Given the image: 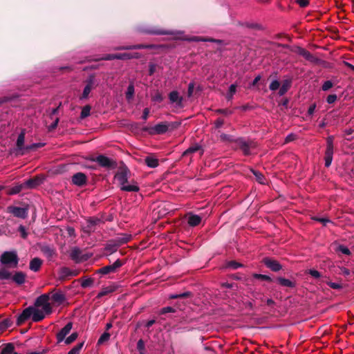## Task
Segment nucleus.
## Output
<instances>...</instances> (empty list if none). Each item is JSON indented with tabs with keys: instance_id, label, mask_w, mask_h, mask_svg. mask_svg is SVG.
Returning a JSON list of instances; mask_svg holds the SVG:
<instances>
[{
	"instance_id": "1",
	"label": "nucleus",
	"mask_w": 354,
	"mask_h": 354,
	"mask_svg": "<svg viewBox=\"0 0 354 354\" xmlns=\"http://www.w3.org/2000/svg\"><path fill=\"white\" fill-rule=\"evenodd\" d=\"M49 297L47 295L39 296L36 301L35 307L26 308L18 317V323H22L30 317L33 322H39L45 316L51 313V306L48 302Z\"/></svg>"
},
{
	"instance_id": "2",
	"label": "nucleus",
	"mask_w": 354,
	"mask_h": 354,
	"mask_svg": "<svg viewBox=\"0 0 354 354\" xmlns=\"http://www.w3.org/2000/svg\"><path fill=\"white\" fill-rule=\"evenodd\" d=\"M115 180L118 183L120 189L125 192H138L139 187L136 183H129L128 182V171L121 169L115 175Z\"/></svg>"
},
{
	"instance_id": "3",
	"label": "nucleus",
	"mask_w": 354,
	"mask_h": 354,
	"mask_svg": "<svg viewBox=\"0 0 354 354\" xmlns=\"http://www.w3.org/2000/svg\"><path fill=\"white\" fill-rule=\"evenodd\" d=\"M18 257L16 252H5L1 256L2 264L7 265L10 268H17L18 264Z\"/></svg>"
},
{
	"instance_id": "4",
	"label": "nucleus",
	"mask_w": 354,
	"mask_h": 354,
	"mask_svg": "<svg viewBox=\"0 0 354 354\" xmlns=\"http://www.w3.org/2000/svg\"><path fill=\"white\" fill-rule=\"evenodd\" d=\"M90 160L93 162H97L101 167H111L113 165V161L108 157L100 155L96 158H91Z\"/></svg>"
},
{
	"instance_id": "5",
	"label": "nucleus",
	"mask_w": 354,
	"mask_h": 354,
	"mask_svg": "<svg viewBox=\"0 0 354 354\" xmlns=\"http://www.w3.org/2000/svg\"><path fill=\"white\" fill-rule=\"evenodd\" d=\"M122 265V263L118 259L113 264L100 268V270H97V272L102 274H106L110 272H114L118 268L121 267Z\"/></svg>"
},
{
	"instance_id": "6",
	"label": "nucleus",
	"mask_w": 354,
	"mask_h": 354,
	"mask_svg": "<svg viewBox=\"0 0 354 354\" xmlns=\"http://www.w3.org/2000/svg\"><path fill=\"white\" fill-rule=\"evenodd\" d=\"M138 57L137 53H117L113 55H109L104 59H129L131 58Z\"/></svg>"
},
{
	"instance_id": "7",
	"label": "nucleus",
	"mask_w": 354,
	"mask_h": 354,
	"mask_svg": "<svg viewBox=\"0 0 354 354\" xmlns=\"http://www.w3.org/2000/svg\"><path fill=\"white\" fill-rule=\"evenodd\" d=\"M72 329V323H68L57 334V342L60 343L65 339L66 336L70 333Z\"/></svg>"
},
{
	"instance_id": "8",
	"label": "nucleus",
	"mask_w": 354,
	"mask_h": 354,
	"mask_svg": "<svg viewBox=\"0 0 354 354\" xmlns=\"http://www.w3.org/2000/svg\"><path fill=\"white\" fill-rule=\"evenodd\" d=\"M8 211L9 212L12 213L17 217L24 218L27 216V209L26 208L18 207H9Z\"/></svg>"
},
{
	"instance_id": "9",
	"label": "nucleus",
	"mask_w": 354,
	"mask_h": 354,
	"mask_svg": "<svg viewBox=\"0 0 354 354\" xmlns=\"http://www.w3.org/2000/svg\"><path fill=\"white\" fill-rule=\"evenodd\" d=\"M95 87V82L93 77H90L89 80L87 81V84L85 86L83 93L82 96L80 97V99H86L88 97L89 93H91V90L94 88Z\"/></svg>"
},
{
	"instance_id": "10",
	"label": "nucleus",
	"mask_w": 354,
	"mask_h": 354,
	"mask_svg": "<svg viewBox=\"0 0 354 354\" xmlns=\"http://www.w3.org/2000/svg\"><path fill=\"white\" fill-rule=\"evenodd\" d=\"M186 217L188 224L192 227L199 225L202 220L200 216L192 213L187 214Z\"/></svg>"
},
{
	"instance_id": "11",
	"label": "nucleus",
	"mask_w": 354,
	"mask_h": 354,
	"mask_svg": "<svg viewBox=\"0 0 354 354\" xmlns=\"http://www.w3.org/2000/svg\"><path fill=\"white\" fill-rule=\"evenodd\" d=\"M86 180V177L83 173H77L75 174L72 178V181L73 184L81 186L85 184Z\"/></svg>"
},
{
	"instance_id": "12",
	"label": "nucleus",
	"mask_w": 354,
	"mask_h": 354,
	"mask_svg": "<svg viewBox=\"0 0 354 354\" xmlns=\"http://www.w3.org/2000/svg\"><path fill=\"white\" fill-rule=\"evenodd\" d=\"M168 130V125L166 123H160L155 125L151 129V133L162 134Z\"/></svg>"
},
{
	"instance_id": "13",
	"label": "nucleus",
	"mask_w": 354,
	"mask_h": 354,
	"mask_svg": "<svg viewBox=\"0 0 354 354\" xmlns=\"http://www.w3.org/2000/svg\"><path fill=\"white\" fill-rule=\"evenodd\" d=\"M265 264L267 266L268 268H270L274 272L279 271L281 268V265L277 261L266 259Z\"/></svg>"
},
{
	"instance_id": "14",
	"label": "nucleus",
	"mask_w": 354,
	"mask_h": 354,
	"mask_svg": "<svg viewBox=\"0 0 354 354\" xmlns=\"http://www.w3.org/2000/svg\"><path fill=\"white\" fill-rule=\"evenodd\" d=\"M11 279L18 285H21L25 282L26 274L22 272H17L12 276Z\"/></svg>"
},
{
	"instance_id": "15",
	"label": "nucleus",
	"mask_w": 354,
	"mask_h": 354,
	"mask_svg": "<svg viewBox=\"0 0 354 354\" xmlns=\"http://www.w3.org/2000/svg\"><path fill=\"white\" fill-rule=\"evenodd\" d=\"M41 183V180L39 178L30 179L23 183L24 188H34Z\"/></svg>"
},
{
	"instance_id": "16",
	"label": "nucleus",
	"mask_w": 354,
	"mask_h": 354,
	"mask_svg": "<svg viewBox=\"0 0 354 354\" xmlns=\"http://www.w3.org/2000/svg\"><path fill=\"white\" fill-rule=\"evenodd\" d=\"M41 265V261L39 258H34L30 263V269L34 272L39 270Z\"/></svg>"
},
{
	"instance_id": "17",
	"label": "nucleus",
	"mask_w": 354,
	"mask_h": 354,
	"mask_svg": "<svg viewBox=\"0 0 354 354\" xmlns=\"http://www.w3.org/2000/svg\"><path fill=\"white\" fill-rule=\"evenodd\" d=\"M169 100L172 102V103H177L178 104H181V102H182V97H180L179 96V94L177 91H172L169 94Z\"/></svg>"
},
{
	"instance_id": "18",
	"label": "nucleus",
	"mask_w": 354,
	"mask_h": 354,
	"mask_svg": "<svg viewBox=\"0 0 354 354\" xmlns=\"http://www.w3.org/2000/svg\"><path fill=\"white\" fill-rule=\"evenodd\" d=\"M25 141V132L24 131H22L20 134L18 136L17 140V147L19 150H23L24 148V144Z\"/></svg>"
},
{
	"instance_id": "19",
	"label": "nucleus",
	"mask_w": 354,
	"mask_h": 354,
	"mask_svg": "<svg viewBox=\"0 0 354 354\" xmlns=\"http://www.w3.org/2000/svg\"><path fill=\"white\" fill-rule=\"evenodd\" d=\"M12 278V273L5 268H0V280L10 279Z\"/></svg>"
},
{
	"instance_id": "20",
	"label": "nucleus",
	"mask_w": 354,
	"mask_h": 354,
	"mask_svg": "<svg viewBox=\"0 0 354 354\" xmlns=\"http://www.w3.org/2000/svg\"><path fill=\"white\" fill-rule=\"evenodd\" d=\"M299 53L308 61L314 62L315 60V57L313 56V55L310 52L304 48H299Z\"/></svg>"
},
{
	"instance_id": "21",
	"label": "nucleus",
	"mask_w": 354,
	"mask_h": 354,
	"mask_svg": "<svg viewBox=\"0 0 354 354\" xmlns=\"http://www.w3.org/2000/svg\"><path fill=\"white\" fill-rule=\"evenodd\" d=\"M147 165L151 168H155L158 165V160L153 157L148 156L145 158Z\"/></svg>"
},
{
	"instance_id": "22",
	"label": "nucleus",
	"mask_w": 354,
	"mask_h": 354,
	"mask_svg": "<svg viewBox=\"0 0 354 354\" xmlns=\"http://www.w3.org/2000/svg\"><path fill=\"white\" fill-rule=\"evenodd\" d=\"M115 290V288L113 286H107L103 288L101 291L97 294V297H102L108 294L113 292Z\"/></svg>"
},
{
	"instance_id": "23",
	"label": "nucleus",
	"mask_w": 354,
	"mask_h": 354,
	"mask_svg": "<svg viewBox=\"0 0 354 354\" xmlns=\"http://www.w3.org/2000/svg\"><path fill=\"white\" fill-rule=\"evenodd\" d=\"M278 282L283 286L292 288L295 286V283L289 279L279 277L277 279Z\"/></svg>"
},
{
	"instance_id": "24",
	"label": "nucleus",
	"mask_w": 354,
	"mask_h": 354,
	"mask_svg": "<svg viewBox=\"0 0 354 354\" xmlns=\"http://www.w3.org/2000/svg\"><path fill=\"white\" fill-rule=\"evenodd\" d=\"M15 347L12 344H7L1 351V354H12L15 352L14 351Z\"/></svg>"
},
{
	"instance_id": "25",
	"label": "nucleus",
	"mask_w": 354,
	"mask_h": 354,
	"mask_svg": "<svg viewBox=\"0 0 354 354\" xmlns=\"http://www.w3.org/2000/svg\"><path fill=\"white\" fill-rule=\"evenodd\" d=\"M333 140L330 138H329L327 141V149L326 151V156L333 157Z\"/></svg>"
},
{
	"instance_id": "26",
	"label": "nucleus",
	"mask_w": 354,
	"mask_h": 354,
	"mask_svg": "<svg viewBox=\"0 0 354 354\" xmlns=\"http://www.w3.org/2000/svg\"><path fill=\"white\" fill-rule=\"evenodd\" d=\"M24 188L23 184L17 185L12 187L8 192L9 194H16L20 192Z\"/></svg>"
},
{
	"instance_id": "27",
	"label": "nucleus",
	"mask_w": 354,
	"mask_h": 354,
	"mask_svg": "<svg viewBox=\"0 0 354 354\" xmlns=\"http://www.w3.org/2000/svg\"><path fill=\"white\" fill-rule=\"evenodd\" d=\"M84 346V342L79 343L77 345L74 346L68 354H80L81 349Z\"/></svg>"
},
{
	"instance_id": "28",
	"label": "nucleus",
	"mask_w": 354,
	"mask_h": 354,
	"mask_svg": "<svg viewBox=\"0 0 354 354\" xmlns=\"http://www.w3.org/2000/svg\"><path fill=\"white\" fill-rule=\"evenodd\" d=\"M236 84H231L228 93H227V98L228 100H231L234 95V94L236 93Z\"/></svg>"
},
{
	"instance_id": "29",
	"label": "nucleus",
	"mask_w": 354,
	"mask_h": 354,
	"mask_svg": "<svg viewBox=\"0 0 354 354\" xmlns=\"http://www.w3.org/2000/svg\"><path fill=\"white\" fill-rule=\"evenodd\" d=\"M77 333H73L70 336L65 338L64 342L66 344H70L77 338Z\"/></svg>"
},
{
	"instance_id": "30",
	"label": "nucleus",
	"mask_w": 354,
	"mask_h": 354,
	"mask_svg": "<svg viewBox=\"0 0 354 354\" xmlns=\"http://www.w3.org/2000/svg\"><path fill=\"white\" fill-rule=\"evenodd\" d=\"M91 111V107L90 106H85L83 107L82 111H81V118H84L88 117L90 115Z\"/></svg>"
},
{
	"instance_id": "31",
	"label": "nucleus",
	"mask_w": 354,
	"mask_h": 354,
	"mask_svg": "<svg viewBox=\"0 0 354 354\" xmlns=\"http://www.w3.org/2000/svg\"><path fill=\"white\" fill-rule=\"evenodd\" d=\"M134 93V87L132 84H130L128 88L126 93V97L128 100H130L133 97Z\"/></svg>"
},
{
	"instance_id": "32",
	"label": "nucleus",
	"mask_w": 354,
	"mask_h": 354,
	"mask_svg": "<svg viewBox=\"0 0 354 354\" xmlns=\"http://www.w3.org/2000/svg\"><path fill=\"white\" fill-rule=\"evenodd\" d=\"M252 171L253 174L255 176L257 180L259 183H261V184L265 183L264 177L261 174H260L259 172H257L256 171H254V170H252Z\"/></svg>"
},
{
	"instance_id": "33",
	"label": "nucleus",
	"mask_w": 354,
	"mask_h": 354,
	"mask_svg": "<svg viewBox=\"0 0 354 354\" xmlns=\"http://www.w3.org/2000/svg\"><path fill=\"white\" fill-rule=\"evenodd\" d=\"M11 326V322L8 319H5L0 322V330H4Z\"/></svg>"
},
{
	"instance_id": "34",
	"label": "nucleus",
	"mask_w": 354,
	"mask_h": 354,
	"mask_svg": "<svg viewBox=\"0 0 354 354\" xmlns=\"http://www.w3.org/2000/svg\"><path fill=\"white\" fill-rule=\"evenodd\" d=\"M333 86V83L330 80H328L324 82L322 86V89L324 91H328Z\"/></svg>"
},
{
	"instance_id": "35",
	"label": "nucleus",
	"mask_w": 354,
	"mask_h": 354,
	"mask_svg": "<svg viewBox=\"0 0 354 354\" xmlns=\"http://www.w3.org/2000/svg\"><path fill=\"white\" fill-rule=\"evenodd\" d=\"M110 338V334L109 333H104L98 339V344H102L103 342L109 340Z\"/></svg>"
},
{
	"instance_id": "36",
	"label": "nucleus",
	"mask_w": 354,
	"mask_h": 354,
	"mask_svg": "<svg viewBox=\"0 0 354 354\" xmlns=\"http://www.w3.org/2000/svg\"><path fill=\"white\" fill-rule=\"evenodd\" d=\"M322 281L323 282H326L331 288H333V289H340L342 288L341 284H339L338 283L326 281L324 279H322Z\"/></svg>"
},
{
	"instance_id": "37",
	"label": "nucleus",
	"mask_w": 354,
	"mask_h": 354,
	"mask_svg": "<svg viewBox=\"0 0 354 354\" xmlns=\"http://www.w3.org/2000/svg\"><path fill=\"white\" fill-rule=\"evenodd\" d=\"M250 147L248 143L245 142L241 143V148L245 155H248L250 153Z\"/></svg>"
},
{
	"instance_id": "38",
	"label": "nucleus",
	"mask_w": 354,
	"mask_h": 354,
	"mask_svg": "<svg viewBox=\"0 0 354 354\" xmlns=\"http://www.w3.org/2000/svg\"><path fill=\"white\" fill-rule=\"evenodd\" d=\"M93 283V280L91 278L85 279L82 281L81 286L83 288H86L91 286Z\"/></svg>"
},
{
	"instance_id": "39",
	"label": "nucleus",
	"mask_w": 354,
	"mask_h": 354,
	"mask_svg": "<svg viewBox=\"0 0 354 354\" xmlns=\"http://www.w3.org/2000/svg\"><path fill=\"white\" fill-rule=\"evenodd\" d=\"M62 274L64 276H68V275L76 276L77 274V272L75 271H71L68 268H65L62 269Z\"/></svg>"
},
{
	"instance_id": "40",
	"label": "nucleus",
	"mask_w": 354,
	"mask_h": 354,
	"mask_svg": "<svg viewBox=\"0 0 354 354\" xmlns=\"http://www.w3.org/2000/svg\"><path fill=\"white\" fill-rule=\"evenodd\" d=\"M337 251L341 252L342 253L346 255H349L351 254L349 249L344 245H339L337 248Z\"/></svg>"
},
{
	"instance_id": "41",
	"label": "nucleus",
	"mask_w": 354,
	"mask_h": 354,
	"mask_svg": "<svg viewBox=\"0 0 354 354\" xmlns=\"http://www.w3.org/2000/svg\"><path fill=\"white\" fill-rule=\"evenodd\" d=\"M199 149H200V146H198V145H195V146L191 147L188 148L184 152V155H186V154H188V153H190L196 152V151H198Z\"/></svg>"
},
{
	"instance_id": "42",
	"label": "nucleus",
	"mask_w": 354,
	"mask_h": 354,
	"mask_svg": "<svg viewBox=\"0 0 354 354\" xmlns=\"http://www.w3.org/2000/svg\"><path fill=\"white\" fill-rule=\"evenodd\" d=\"M288 87H289L288 82H286V84H283V86L279 89V95H284L287 92Z\"/></svg>"
},
{
	"instance_id": "43",
	"label": "nucleus",
	"mask_w": 354,
	"mask_h": 354,
	"mask_svg": "<svg viewBox=\"0 0 354 354\" xmlns=\"http://www.w3.org/2000/svg\"><path fill=\"white\" fill-rule=\"evenodd\" d=\"M279 88V82L277 80H273L270 84V89L276 91Z\"/></svg>"
},
{
	"instance_id": "44",
	"label": "nucleus",
	"mask_w": 354,
	"mask_h": 354,
	"mask_svg": "<svg viewBox=\"0 0 354 354\" xmlns=\"http://www.w3.org/2000/svg\"><path fill=\"white\" fill-rule=\"evenodd\" d=\"M337 100V95L335 94L329 95L327 97L326 101L328 104L334 103Z\"/></svg>"
},
{
	"instance_id": "45",
	"label": "nucleus",
	"mask_w": 354,
	"mask_h": 354,
	"mask_svg": "<svg viewBox=\"0 0 354 354\" xmlns=\"http://www.w3.org/2000/svg\"><path fill=\"white\" fill-rule=\"evenodd\" d=\"M254 277L257 278V279H260L262 280H266V281L270 280V277H268L267 275H264V274H254Z\"/></svg>"
},
{
	"instance_id": "46",
	"label": "nucleus",
	"mask_w": 354,
	"mask_h": 354,
	"mask_svg": "<svg viewBox=\"0 0 354 354\" xmlns=\"http://www.w3.org/2000/svg\"><path fill=\"white\" fill-rule=\"evenodd\" d=\"M309 274L314 278H319L321 277L319 272L315 270H310Z\"/></svg>"
},
{
	"instance_id": "47",
	"label": "nucleus",
	"mask_w": 354,
	"mask_h": 354,
	"mask_svg": "<svg viewBox=\"0 0 354 354\" xmlns=\"http://www.w3.org/2000/svg\"><path fill=\"white\" fill-rule=\"evenodd\" d=\"M44 146V144L42 143H35V144H32V145H30L29 146H27L26 147V149H35V148H37V147H41Z\"/></svg>"
},
{
	"instance_id": "48",
	"label": "nucleus",
	"mask_w": 354,
	"mask_h": 354,
	"mask_svg": "<svg viewBox=\"0 0 354 354\" xmlns=\"http://www.w3.org/2000/svg\"><path fill=\"white\" fill-rule=\"evenodd\" d=\"M333 157L331 156H325V165L328 167L332 162Z\"/></svg>"
},
{
	"instance_id": "49",
	"label": "nucleus",
	"mask_w": 354,
	"mask_h": 354,
	"mask_svg": "<svg viewBox=\"0 0 354 354\" xmlns=\"http://www.w3.org/2000/svg\"><path fill=\"white\" fill-rule=\"evenodd\" d=\"M194 88V84L193 82L189 83V86H188V95L189 96H191L192 95Z\"/></svg>"
},
{
	"instance_id": "50",
	"label": "nucleus",
	"mask_w": 354,
	"mask_h": 354,
	"mask_svg": "<svg viewBox=\"0 0 354 354\" xmlns=\"http://www.w3.org/2000/svg\"><path fill=\"white\" fill-rule=\"evenodd\" d=\"M19 232L21 234V236L23 238H26L27 236V233L26 232V229L24 226L21 225L19 228Z\"/></svg>"
},
{
	"instance_id": "51",
	"label": "nucleus",
	"mask_w": 354,
	"mask_h": 354,
	"mask_svg": "<svg viewBox=\"0 0 354 354\" xmlns=\"http://www.w3.org/2000/svg\"><path fill=\"white\" fill-rule=\"evenodd\" d=\"M297 2L301 7H305L308 4V0H297Z\"/></svg>"
},
{
	"instance_id": "52",
	"label": "nucleus",
	"mask_w": 354,
	"mask_h": 354,
	"mask_svg": "<svg viewBox=\"0 0 354 354\" xmlns=\"http://www.w3.org/2000/svg\"><path fill=\"white\" fill-rule=\"evenodd\" d=\"M88 227H89V230H88L87 231L89 232L91 230H93V226H94V225H95V221L93 220V219H89L88 220Z\"/></svg>"
},
{
	"instance_id": "53",
	"label": "nucleus",
	"mask_w": 354,
	"mask_h": 354,
	"mask_svg": "<svg viewBox=\"0 0 354 354\" xmlns=\"http://www.w3.org/2000/svg\"><path fill=\"white\" fill-rule=\"evenodd\" d=\"M229 266L234 268V269H236L238 268H239L241 266V264L236 263V262H234V261H231L230 263H229Z\"/></svg>"
},
{
	"instance_id": "54",
	"label": "nucleus",
	"mask_w": 354,
	"mask_h": 354,
	"mask_svg": "<svg viewBox=\"0 0 354 354\" xmlns=\"http://www.w3.org/2000/svg\"><path fill=\"white\" fill-rule=\"evenodd\" d=\"M149 113V109L148 108L145 109L144 111H143V115H142L143 120L147 119Z\"/></svg>"
},
{
	"instance_id": "55",
	"label": "nucleus",
	"mask_w": 354,
	"mask_h": 354,
	"mask_svg": "<svg viewBox=\"0 0 354 354\" xmlns=\"http://www.w3.org/2000/svg\"><path fill=\"white\" fill-rule=\"evenodd\" d=\"M223 124V120L218 119L215 122V125L217 128H220Z\"/></svg>"
},
{
	"instance_id": "56",
	"label": "nucleus",
	"mask_w": 354,
	"mask_h": 354,
	"mask_svg": "<svg viewBox=\"0 0 354 354\" xmlns=\"http://www.w3.org/2000/svg\"><path fill=\"white\" fill-rule=\"evenodd\" d=\"M315 108H316V105H315V104H312V105L309 107V109H308V113H309L310 115H312V114L314 113V111H315Z\"/></svg>"
},
{
	"instance_id": "57",
	"label": "nucleus",
	"mask_w": 354,
	"mask_h": 354,
	"mask_svg": "<svg viewBox=\"0 0 354 354\" xmlns=\"http://www.w3.org/2000/svg\"><path fill=\"white\" fill-rule=\"evenodd\" d=\"M295 139V135L290 134L286 138V142H290Z\"/></svg>"
},
{
	"instance_id": "58",
	"label": "nucleus",
	"mask_w": 354,
	"mask_h": 354,
	"mask_svg": "<svg viewBox=\"0 0 354 354\" xmlns=\"http://www.w3.org/2000/svg\"><path fill=\"white\" fill-rule=\"evenodd\" d=\"M172 311H173V309L171 307L164 308L162 310V313H169V312H172Z\"/></svg>"
},
{
	"instance_id": "59",
	"label": "nucleus",
	"mask_w": 354,
	"mask_h": 354,
	"mask_svg": "<svg viewBox=\"0 0 354 354\" xmlns=\"http://www.w3.org/2000/svg\"><path fill=\"white\" fill-rule=\"evenodd\" d=\"M53 297L54 300L58 301L62 297V295L60 294H54Z\"/></svg>"
},
{
	"instance_id": "60",
	"label": "nucleus",
	"mask_w": 354,
	"mask_h": 354,
	"mask_svg": "<svg viewBox=\"0 0 354 354\" xmlns=\"http://www.w3.org/2000/svg\"><path fill=\"white\" fill-rule=\"evenodd\" d=\"M192 41H216V40L214 39H198L196 37H194L193 39H192Z\"/></svg>"
},
{
	"instance_id": "61",
	"label": "nucleus",
	"mask_w": 354,
	"mask_h": 354,
	"mask_svg": "<svg viewBox=\"0 0 354 354\" xmlns=\"http://www.w3.org/2000/svg\"><path fill=\"white\" fill-rule=\"evenodd\" d=\"M154 323H155V320H153V319L149 320V321H148V322H147V324H146V326H147V328H149V327H151V326Z\"/></svg>"
},
{
	"instance_id": "62",
	"label": "nucleus",
	"mask_w": 354,
	"mask_h": 354,
	"mask_svg": "<svg viewBox=\"0 0 354 354\" xmlns=\"http://www.w3.org/2000/svg\"><path fill=\"white\" fill-rule=\"evenodd\" d=\"M260 79H261L260 75L257 76L252 82V85L253 86L256 85L257 84V82L260 80Z\"/></svg>"
},
{
	"instance_id": "63",
	"label": "nucleus",
	"mask_w": 354,
	"mask_h": 354,
	"mask_svg": "<svg viewBox=\"0 0 354 354\" xmlns=\"http://www.w3.org/2000/svg\"><path fill=\"white\" fill-rule=\"evenodd\" d=\"M144 347V343L142 340H139L138 342V349H142Z\"/></svg>"
},
{
	"instance_id": "64",
	"label": "nucleus",
	"mask_w": 354,
	"mask_h": 354,
	"mask_svg": "<svg viewBox=\"0 0 354 354\" xmlns=\"http://www.w3.org/2000/svg\"><path fill=\"white\" fill-rule=\"evenodd\" d=\"M317 220L320 221V222H322V223H323L324 225H326V223L329 222V220L326 219V218H317Z\"/></svg>"
}]
</instances>
